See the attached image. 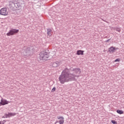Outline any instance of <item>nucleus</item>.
Here are the masks:
<instances>
[{
	"label": "nucleus",
	"instance_id": "1",
	"mask_svg": "<svg viewBox=\"0 0 124 124\" xmlns=\"http://www.w3.org/2000/svg\"><path fill=\"white\" fill-rule=\"evenodd\" d=\"M74 78L73 75L69 74V70L66 68L62 72L61 75L59 78V80L61 84H64V83L69 82Z\"/></svg>",
	"mask_w": 124,
	"mask_h": 124
},
{
	"label": "nucleus",
	"instance_id": "2",
	"mask_svg": "<svg viewBox=\"0 0 124 124\" xmlns=\"http://www.w3.org/2000/svg\"><path fill=\"white\" fill-rule=\"evenodd\" d=\"M48 58H49V55L46 51H42L39 54V60L40 61H47Z\"/></svg>",
	"mask_w": 124,
	"mask_h": 124
},
{
	"label": "nucleus",
	"instance_id": "3",
	"mask_svg": "<svg viewBox=\"0 0 124 124\" xmlns=\"http://www.w3.org/2000/svg\"><path fill=\"white\" fill-rule=\"evenodd\" d=\"M23 2H24V1H23V0H17L16 8L18 10H20V9H21Z\"/></svg>",
	"mask_w": 124,
	"mask_h": 124
},
{
	"label": "nucleus",
	"instance_id": "4",
	"mask_svg": "<svg viewBox=\"0 0 124 124\" xmlns=\"http://www.w3.org/2000/svg\"><path fill=\"white\" fill-rule=\"evenodd\" d=\"M8 14V12L7 11V8H3L0 10V15H3V16H6Z\"/></svg>",
	"mask_w": 124,
	"mask_h": 124
},
{
	"label": "nucleus",
	"instance_id": "5",
	"mask_svg": "<svg viewBox=\"0 0 124 124\" xmlns=\"http://www.w3.org/2000/svg\"><path fill=\"white\" fill-rule=\"evenodd\" d=\"M30 52H31V48L30 47H24V52L23 54V56H28L30 54Z\"/></svg>",
	"mask_w": 124,
	"mask_h": 124
},
{
	"label": "nucleus",
	"instance_id": "6",
	"mask_svg": "<svg viewBox=\"0 0 124 124\" xmlns=\"http://www.w3.org/2000/svg\"><path fill=\"white\" fill-rule=\"evenodd\" d=\"M116 50H118V48H116V47L111 46L108 48V52H109L110 54H113V53H115Z\"/></svg>",
	"mask_w": 124,
	"mask_h": 124
},
{
	"label": "nucleus",
	"instance_id": "7",
	"mask_svg": "<svg viewBox=\"0 0 124 124\" xmlns=\"http://www.w3.org/2000/svg\"><path fill=\"white\" fill-rule=\"evenodd\" d=\"M15 33H16V29H12L9 31V32L7 33V36H10L11 35H14Z\"/></svg>",
	"mask_w": 124,
	"mask_h": 124
},
{
	"label": "nucleus",
	"instance_id": "8",
	"mask_svg": "<svg viewBox=\"0 0 124 124\" xmlns=\"http://www.w3.org/2000/svg\"><path fill=\"white\" fill-rule=\"evenodd\" d=\"M9 7L13 11H15V8L16 7L15 2L13 1L10 2Z\"/></svg>",
	"mask_w": 124,
	"mask_h": 124
},
{
	"label": "nucleus",
	"instance_id": "9",
	"mask_svg": "<svg viewBox=\"0 0 124 124\" xmlns=\"http://www.w3.org/2000/svg\"><path fill=\"white\" fill-rule=\"evenodd\" d=\"M58 119L59 120L58 123L60 124H64V118H63V117L60 116L59 117H58Z\"/></svg>",
	"mask_w": 124,
	"mask_h": 124
},
{
	"label": "nucleus",
	"instance_id": "10",
	"mask_svg": "<svg viewBox=\"0 0 124 124\" xmlns=\"http://www.w3.org/2000/svg\"><path fill=\"white\" fill-rule=\"evenodd\" d=\"M15 115V113L9 112L8 114L4 115L2 118H10V117H14Z\"/></svg>",
	"mask_w": 124,
	"mask_h": 124
},
{
	"label": "nucleus",
	"instance_id": "11",
	"mask_svg": "<svg viewBox=\"0 0 124 124\" xmlns=\"http://www.w3.org/2000/svg\"><path fill=\"white\" fill-rule=\"evenodd\" d=\"M8 101L3 99V98H2L1 99V101L0 102V105H6V104H8Z\"/></svg>",
	"mask_w": 124,
	"mask_h": 124
},
{
	"label": "nucleus",
	"instance_id": "12",
	"mask_svg": "<svg viewBox=\"0 0 124 124\" xmlns=\"http://www.w3.org/2000/svg\"><path fill=\"white\" fill-rule=\"evenodd\" d=\"M76 55H78V56H80V55L83 56V55H84V51L82 50H78Z\"/></svg>",
	"mask_w": 124,
	"mask_h": 124
},
{
	"label": "nucleus",
	"instance_id": "13",
	"mask_svg": "<svg viewBox=\"0 0 124 124\" xmlns=\"http://www.w3.org/2000/svg\"><path fill=\"white\" fill-rule=\"evenodd\" d=\"M75 73H76V74L77 75H80V74H81V69H79V68H76L75 69Z\"/></svg>",
	"mask_w": 124,
	"mask_h": 124
},
{
	"label": "nucleus",
	"instance_id": "14",
	"mask_svg": "<svg viewBox=\"0 0 124 124\" xmlns=\"http://www.w3.org/2000/svg\"><path fill=\"white\" fill-rule=\"evenodd\" d=\"M60 66V62L57 61L55 62H54L52 64V66L53 67H58V66Z\"/></svg>",
	"mask_w": 124,
	"mask_h": 124
},
{
	"label": "nucleus",
	"instance_id": "15",
	"mask_svg": "<svg viewBox=\"0 0 124 124\" xmlns=\"http://www.w3.org/2000/svg\"><path fill=\"white\" fill-rule=\"evenodd\" d=\"M117 113H118V114H120V115H122V114H124V111L123 110H121L120 109H118L116 111Z\"/></svg>",
	"mask_w": 124,
	"mask_h": 124
},
{
	"label": "nucleus",
	"instance_id": "16",
	"mask_svg": "<svg viewBox=\"0 0 124 124\" xmlns=\"http://www.w3.org/2000/svg\"><path fill=\"white\" fill-rule=\"evenodd\" d=\"M52 31L51 30H49L47 31V33L48 35H51V31Z\"/></svg>",
	"mask_w": 124,
	"mask_h": 124
},
{
	"label": "nucleus",
	"instance_id": "17",
	"mask_svg": "<svg viewBox=\"0 0 124 124\" xmlns=\"http://www.w3.org/2000/svg\"><path fill=\"white\" fill-rule=\"evenodd\" d=\"M115 31H118V32H120L121 29H120L119 28H116Z\"/></svg>",
	"mask_w": 124,
	"mask_h": 124
},
{
	"label": "nucleus",
	"instance_id": "18",
	"mask_svg": "<svg viewBox=\"0 0 124 124\" xmlns=\"http://www.w3.org/2000/svg\"><path fill=\"white\" fill-rule=\"evenodd\" d=\"M111 123L112 124H118V123H117V122L115 121V120H112L111 121Z\"/></svg>",
	"mask_w": 124,
	"mask_h": 124
},
{
	"label": "nucleus",
	"instance_id": "19",
	"mask_svg": "<svg viewBox=\"0 0 124 124\" xmlns=\"http://www.w3.org/2000/svg\"><path fill=\"white\" fill-rule=\"evenodd\" d=\"M56 91V87H54L52 90H51V93H54Z\"/></svg>",
	"mask_w": 124,
	"mask_h": 124
},
{
	"label": "nucleus",
	"instance_id": "20",
	"mask_svg": "<svg viewBox=\"0 0 124 124\" xmlns=\"http://www.w3.org/2000/svg\"><path fill=\"white\" fill-rule=\"evenodd\" d=\"M120 61H121V59H117L115 60L114 61V62H120Z\"/></svg>",
	"mask_w": 124,
	"mask_h": 124
},
{
	"label": "nucleus",
	"instance_id": "21",
	"mask_svg": "<svg viewBox=\"0 0 124 124\" xmlns=\"http://www.w3.org/2000/svg\"><path fill=\"white\" fill-rule=\"evenodd\" d=\"M110 40V39H108V40H107V41H106V42H109V41Z\"/></svg>",
	"mask_w": 124,
	"mask_h": 124
},
{
	"label": "nucleus",
	"instance_id": "22",
	"mask_svg": "<svg viewBox=\"0 0 124 124\" xmlns=\"http://www.w3.org/2000/svg\"><path fill=\"white\" fill-rule=\"evenodd\" d=\"M19 31V30H16V32H18Z\"/></svg>",
	"mask_w": 124,
	"mask_h": 124
},
{
	"label": "nucleus",
	"instance_id": "23",
	"mask_svg": "<svg viewBox=\"0 0 124 124\" xmlns=\"http://www.w3.org/2000/svg\"><path fill=\"white\" fill-rule=\"evenodd\" d=\"M0 124H3V123L1 124V122L0 121Z\"/></svg>",
	"mask_w": 124,
	"mask_h": 124
},
{
	"label": "nucleus",
	"instance_id": "24",
	"mask_svg": "<svg viewBox=\"0 0 124 124\" xmlns=\"http://www.w3.org/2000/svg\"><path fill=\"white\" fill-rule=\"evenodd\" d=\"M4 122H5V120H4Z\"/></svg>",
	"mask_w": 124,
	"mask_h": 124
},
{
	"label": "nucleus",
	"instance_id": "25",
	"mask_svg": "<svg viewBox=\"0 0 124 124\" xmlns=\"http://www.w3.org/2000/svg\"><path fill=\"white\" fill-rule=\"evenodd\" d=\"M4 122H5V120H4Z\"/></svg>",
	"mask_w": 124,
	"mask_h": 124
}]
</instances>
